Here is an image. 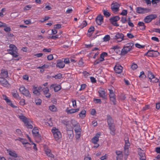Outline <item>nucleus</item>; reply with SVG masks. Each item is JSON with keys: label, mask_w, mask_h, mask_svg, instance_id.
<instances>
[{"label": "nucleus", "mask_w": 160, "mask_h": 160, "mask_svg": "<svg viewBox=\"0 0 160 160\" xmlns=\"http://www.w3.org/2000/svg\"><path fill=\"white\" fill-rule=\"evenodd\" d=\"M18 117L24 123L28 128L31 129L33 128L31 124L32 121L29 118L22 115H18Z\"/></svg>", "instance_id": "f257e3e1"}, {"label": "nucleus", "mask_w": 160, "mask_h": 160, "mask_svg": "<svg viewBox=\"0 0 160 160\" xmlns=\"http://www.w3.org/2000/svg\"><path fill=\"white\" fill-rule=\"evenodd\" d=\"M134 46L133 43H129L125 45L123 47L121 51V54L122 55H124L131 51Z\"/></svg>", "instance_id": "f03ea898"}, {"label": "nucleus", "mask_w": 160, "mask_h": 160, "mask_svg": "<svg viewBox=\"0 0 160 160\" xmlns=\"http://www.w3.org/2000/svg\"><path fill=\"white\" fill-rule=\"evenodd\" d=\"M9 48L10 49L8 50V53L12 55L14 58H17L18 56L17 48L14 45L11 44L10 45Z\"/></svg>", "instance_id": "7ed1b4c3"}, {"label": "nucleus", "mask_w": 160, "mask_h": 160, "mask_svg": "<svg viewBox=\"0 0 160 160\" xmlns=\"http://www.w3.org/2000/svg\"><path fill=\"white\" fill-rule=\"evenodd\" d=\"M52 132L56 141H58L62 138V134L58 129L53 127L52 129Z\"/></svg>", "instance_id": "20e7f679"}, {"label": "nucleus", "mask_w": 160, "mask_h": 160, "mask_svg": "<svg viewBox=\"0 0 160 160\" xmlns=\"http://www.w3.org/2000/svg\"><path fill=\"white\" fill-rule=\"evenodd\" d=\"M100 135L101 133L100 132L98 133L92 139V142L94 144L93 146L94 148H98L99 146V145L97 143L99 141V138Z\"/></svg>", "instance_id": "39448f33"}, {"label": "nucleus", "mask_w": 160, "mask_h": 160, "mask_svg": "<svg viewBox=\"0 0 160 160\" xmlns=\"http://www.w3.org/2000/svg\"><path fill=\"white\" fill-rule=\"evenodd\" d=\"M19 90L20 92L23 95L29 98L31 97V95L28 89H26L23 86L20 87Z\"/></svg>", "instance_id": "423d86ee"}, {"label": "nucleus", "mask_w": 160, "mask_h": 160, "mask_svg": "<svg viewBox=\"0 0 160 160\" xmlns=\"http://www.w3.org/2000/svg\"><path fill=\"white\" fill-rule=\"evenodd\" d=\"M125 145L124 147V153L126 155H128L129 153L128 148L130 146L128 137H126L124 139Z\"/></svg>", "instance_id": "0eeeda50"}, {"label": "nucleus", "mask_w": 160, "mask_h": 160, "mask_svg": "<svg viewBox=\"0 0 160 160\" xmlns=\"http://www.w3.org/2000/svg\"><path fill=\"white\" fill-rule=\"evenodd\" d=\"M157 17L156 14H151L146 16L144 19V21L145 22L148 23L150 22L152 19H154Z\"/></svg>", "instance_id": "6e6552de"}, {"label": "nucleus", "mask_w": 160, "mask_h": 160, "mask_svg": "<svg viewBox=\"0 0 160 160\" xmlns=\"http://www.w3.org/2000/svg\"><path fill=\"white\" fill-rule=\"evenodd\" d=\"M159 54L158 52L156 51L150 50L144 54V55H147L149 57H157Z\"/></svg>", "instance_id": "1a4fd4ad"}, {"label": "nucleus", "mask_w": 160, "mask_h": 160, "mask_svg": "<svg viewBox=\"0 0 160 160\" xmlns=\"http://www.w3.org/2000/svg\"><path fill=\"white\" fill-rule=\"evenodd\" d=\"M150 9L147 8L141 7H137L136 8V12L138 13H146L149 12Z\"/></svg>", "instance_id": "9d476101"}, {"label": "nucleus", "mask_w": 160, "mask_h": 160, "mask_svg": "<svg viewBox=\"0 0 160 160\" xmlns=\"http://www.w3.org/2000/svg\"><path fill=\"white\" fill-rule=\"evenodd\" d=\"M120 5L116 2H113L111 5V8L113 12H117L119 10Z\"/></svg>", "instance_id": "9b49d317"}, {"label": "nucleus", "mask_w": 160, "mask_h": 160, "mask_svg": "<svg viewBox=\"0 0 160 160\" xmlns=\"http://www.w3.org/2000/svg\"><path fill=\"white\" fill-rule=\"evenodd\" d=\"M0 83L4 87H9L10 86V84L8 81L4 78H0Z\"/></svg>", "instance_id": "f8f14e48"}, {"label": "nucleus", "mask_w": 160, "mask_h": 160, "mask_svg": "<svg viewBox=\"0 0 160 160\" xmlns=\"http://www.w3.org/2000/svg\"><path fill=\"white\" fill-rule=\"evenodd\" d=\"M123 68L121 65L117 64L114 67V70L116 73L120 74L122 72Z\"/></svg>", "instance_id": "ddd939ff"}, {"label": "nucleus", "mask_w": 160, "mask_h": 160, "mask_svg": "<svg viewBox=\"0 0 160 160\" xmlns=\"http://www.w3.org/2000/svg\"><path fill=\"white\" fill-rule=\"evenodd\" d=\"M124 36L122 33H118L115 35L113 38L114 39H120L119 41H118V42H120L124 40Z\"/></svg>", "instance_id": "4468645a"}, {"label": "nucleus", "mask_w": 160, "mask_h": 160, "mask_svg": "<svg viewBox=\"0 0 160 160\" xmlns=\"http://www.w3.org/2000/svg\"><path fill=\"white\" fill-rule=\"evenodd\" d=\"M56 67L59 68H62L64 67L65 64L63 61L61 60H58L57 61Z\"/></svg>", "instance_id": "2eb2a0df"}, {"label": "nucleus", "mask_w": 160, "mask_h": 160, "mask_svg": "<svg viewBox=\"0 0 160 160\" xmlns=\"http://www.w3.org/2000/svg\"><path fill=\"white\" fill-rule=\"evenodd\" d=\"M1 78H7L8 77V72L7 70L2 69L1 72Z\"/></svg>", "instance_id": "dca6fc26"}, {"label": "nucleus", "mask_w": 160, "mask_h": 160, "mask_svg": "<svg viewBox=\"0 0 160 160\" xmlns=\"http://www.w3.org/2000/svg\"><path fill=\"white\" fill-rule=\"evenodd\" d=\"M79 108H78L76 109H72L70 110H69L67 108L66 110V112L68 114H71L77 112L79 111Z\"/></svg>", "instance_id": "f3484780"}, {"label": "nucleus", "mask_w": 160, "mask_h": 160, "mask_svg": "<svg viewBox=\"0 0 160 160\" xmlns=\"http://www.w3.org/2000/svg\"><path fill=\"white\" fill-rule=\"evenodd\" d=\"M138 154L140 157V160H146V157L143 151L140 150L139 151Z\"/></svg>", "instance_id": "a211bd4d"}, {"label": "nucleus", "mask_w": 160, "mask_h": 160, "mask_svg": "<svg viewBox=\"0 0 160 160\" xmlns=\"http://www.w3.org/2000/svg\"><path fill=\"white\" fill-rule=\"evenodd\" d=\"M96 21L98 25L101 24L103 22L102 16L101 15L98 16L96 18Z\"/></svg>", "instance_id": "6ab92c4d"}, {"label": "nucleus", "mask_w": 160, "mask_h": 160, "mask_svg": "<svg viewBox=\"0 0 160 160\" xmlns=\"http://www.w3.org/2000/svg\"><path fill=\"white\" fill-rule=\"evenodd\" d=\"M7 152L11 156L14 158L17 157V154L14 151L10 150H7Z\"/></svg>", "instance_id": "aec40b11"}, {"label": "nucleus", "mask_w": 160, "mask_h": 160, "mask_svg": "<svg viewBox=\"0 0 160 160\" xmlns=\"http://www.w3.org/2000/svg\"><path fill=\"white\" fill-rule=\"evenodd\" d=\"M99 96L100 97L104 99H106V97L105 95V92L104 89H102L98 91Z\"/></svg>", "instance_id": "412c9836"}, {"label": "nucleus", "mask_w": 160, "mask_h": 160, "mask_svg": "<svg viewBox=\"0 0 160 160\" xmlns=\"http://www.w3.org/2000/svg\"><path fill=\"white\" fill-rule=\"evenodd\" d=\"M107 122L109 126L112 125L113 124V121L110 115L107 116Z\"/></svg>", "instance_id": "4be33fe9"}, {"label": "nucleus", "mask_w": 160, "mask_h": 160, "mask_svg": "<svg viewBox=\"0 0 160 160\" xmlns=\"http://www.w3.org/2000/svg\"><path fill=\"white\" fill-rule=\"evenodd\" d=\"M12 94L13 97L15 98L18 99L19 98V95L17 91L15 90H14L12 91Z\"/></svg>", "instance_id": "5701e85b"}, {"label": "nucleus", "mask_w": 160, "mask_h": 160, "mask_svg": "<svg viewBox=\"0 0 160 160\" xmlns=\"http://www.w3.org/2000/svg\"><path fill=\"white\" fill-rule=\"evenodd\" d=\"M44 151L48 157L51 158H53V155L51 153V150L47 148H45Z\"/></svg>", "instance_id": "b1692460"}, {"label": "nucleus", "mask_w": 160, "mask_h": 160, "mask_svg": "<svg viewBox=\"0 0 160 160\" xmlns=\"http://www.w3.org/2000/svg\"><path fill=\"white\" fill-rule=\"evenodd\" d=\"M32 133L34 136L39 134V130L36 127L34 128L32 130Z\"/></svg>", "instance_id": "393cba45"}, {"label": "nucleus", "mask_w": 160, "mask_h": 160, "mask_svg": "<svg viewBox=\"0 0 160 160\" xmlns=\"http://www.w3.org/2000/svg\"><path fill=\"white\" fill-rule=\"evenodd\" d=\"M120 19V18L119 16H116L114 17L110 18V22H117Z\"/></svg>", "instance_id": "a878e982"}, {"label": "nucleus", "mask_w": 160, "mask_h": 160, "mask_svg": "<svg viewBox=\"0 0 160 160\" xmlns=\"http://www.w3.org/2000/svg\"><path fill=\"white\" fill-rule=\"evenodd\" d=\"M107 56V53L105 52H103L102 53L100 56V59L102 61L104 60V58Z\"/></svg>", "instance_id": "bb28decb"}, {"label": "nucleus", "mask_w": 160, "mask_h": 160, "mask_svg": "<svg viewBox=\"0 0 160 160\" xmlns=\"http://www.w3.org/2000/svg\"><path fill=\"white\" fill-rule=\"evenodd\" d=\"M86 111L85 110H82L79 114V117L81 118H83L86 116Z\"/></svg>", "instance_id": "cd10ccee"}, {"label": "nucleus", "mask_w": 160, "mask_h": 160, "mask_svg": "<svg viewBox=\"0 0 160 160\" xmlns=\"http://www.w3.org/2000/svg\"><path fill=\"white\" fill-rule=\"evenodd\" d=\"M138 24L139 26L141 27V28H140L142 30L145 29L146 27L144 25V22H138Z\"/></svg>", "instance_id": "c85d7f7f"}, {"label": "nucleus", "mask_w": 160, "mask_h": 160, "mask_svg": "<svg viewBox=\"0 0 160 160\" xmlns=\"http://www.w3.org/2000/svg\"><path fill=\"white\" fill-rule=\"evenodd\" d=\"M109 129L112 131V132H111V134L112 135L114 134L115 131L114 125L113 124L112 125H109Z\"/></svg>", "instance_id": "c756f323"}, {"label": "nucleus", "mask_w": 160, "mask_h": 160, "mask_svg": "<svg viewBox=\"0 0 160 160\" xmlns=\"http://www.w3.org/2000/svg\"><path fill=\"white\" fill-rule=\"evenodd\" d=\"M35 139L37 142H39L41 140V136L39 134L38 135L34 136Z\"/></svg>", "instance_id": "7c9ffc66"}, {"label": "nucleus", "mask_w": 160, "mask_h": 160, "mask_svg": "<svg viewBox=\"0 0 160 160\" xmlns=\"http://www.w3.org/2000/svg\"><path fill=\"white\" fill-rule=\"evenodd\" d=\"M154 76L151 72L150 71L148 72V77L149 79L150 80V81L153 78Z\"/></svg>", "instance_id": "2f4dec72"}, {"label": "nucleus", "mask_w": 160, "mask_h": 160, "mask_svg": "<svg viewBox=\"0 0 160 160\" xmlns=\"http://www.w3.org/2000/svg\"><path fill=\"white\" fill-rule=\"evenodd\" d=\"M49 109L50 111L54 112H56L57 110L56 107L54 105L50 106Z\"/></svg>", "instance_id": "473e14b6"}, {"label": "nucleus", "mask_w": 160, "mask_h": 160, "mask_svg": "<svg viewBox=\"0 0 160 160\" xmlns=\"http://www.w3.org/2000/svg\"><path fill=\"white\" fill-rule=\"evenodd\" d=\"M33 92L35 94L39 95L40 94V92L39 90H38L36 88H34L33 89Z\"/></svg>", "instance_id": "72a5a7b5"}, {"label": "nucleus", "mask_w": 160, "mask_h": 160, "mask_svg": "<svg viewBox=\"0 0 160 160\" xmlns=\"http://www.w3.org/2000/svg\"><path fill=\"white\" fill-rule=\"evenodd\" d=\"M103 14L106 17H109L111 14L107 10H103Z\"/></svg>", "instance_id": "f704fd0d"}, {"label": "nucleus", "mask_w": 160, "mask_h": 160, "mask_svg": "<svg viewBox=\"0 0 160 160\" xmlns=\"http://www.w3.org/2000/svg\"><path fill=\"white\" fill-rule=\"evenodd\" d=\"M54 90L55 92H58L61 89V86L60 85H56L53 87Z\"/></svg>", "instance_id": "c9c22d12"}, {"label": "nucleus", "mask_w": 160, "mask_h": 160, "mask_svg": "<svg viewBox=\"0 0 160 160\" xmlns=\"http://www.w3.org/2000/svg\"><path fill=\"white\" fill-rule=\"evenodd\" d=\"M110 37L108 35H107L103 38V40L104 42H107L110 40Z\"/></svg>", "instance_id": "e433bc0d"}, {"label": "nucleus", "mask_w": 160, "mask_h": 160, "mask_svg": "<svg viewBox=\"0 0 160 160\" xmlns=\"http://www.w3.org/2000/svg\"><path fill=\"white\" fill-rule=\"evenodd\" d=\"M24 145L26 149L28 150H29V149L31 147V144L28 142H27Z\"/></svg>", "instance_id": "4c0bfd02"}, {"label": "nucleus", "mask_w": 160, "mask_h": 160, "mask_svg": "<svg viewBox=\"0 0 160 160\" xmlns=\"http://www.w3.org/2000/svg\"><path fill=\"white\" fill-rule=\"evenodd\" d=\"M139 77L141 79H143L145 78L146 76L144 72L143 71H142L140 72V73Z\"/></svg>", "instance_id": "58836bf2"}, {"label": "nucleus", "mask_w": 160, "mask_h": 160, "mask_svg": "<svg viewBox=\"0 0 160 160\" xmlns=\"http://www.w3.org/2000/svg\"><path fill=\"white\" fill-rule=\"evenodd\" d=\"M32 6L31 5H27L26 6L23 8V10L24 11H26L29 10L32 8Z\"/></svg>", "instance_id": "ea45409f"}, {"label": "nucleus", "mask_w": 160, "mask_h": 160, "mask_svg": "<svg viewBox=\"0 0 160 160\" xmlns=\"http://www.w3.org/2000/svg\"><path fill=\"white\" fill-rule=\"evenodd\" d=\"M75 131L76 133H81V129L80 128L79 126L76 127L75 129Z\"/></svg>", "instance_id": "a19ab883"}, {"label": "nucleus", "mask_w": 160, "mask_h": 160, "mask_svg": "<svg viewBox=\"0 0 160 160\" xmlns=\"http://www.w3.org/2000/svg\"><path fill=\"white\" fill-rule=\"evenodd\" d=\"M4 27V30L6 32H10L11 30V28L9 27H7V24H6V26L5 27Z\"/></svg>", "instance_id": "79ce46f5"}, {"label": "nucleus", "mask_w": 160, "mask_h": 160, "mask_svg": "<svg viewBox=\"0 0 160 160\" xmlns=\"http://www.w3.org/2000/svg\"><path fill=\"white\" fill-rule=\"evenodd\" d=\"M128 25L131 27H134V25L133 23L131 22L130 20V18H129L128 19Z\"/></svg>", "instance_id": "37998d69"}, {"label": "nucleus", "mask_w": 160, "mask_h": 160, "mask_svg": "<svg viewBox=\"0 0 160 160\" xmlns=\"http://www.w3.org/2000/svg\"><path fill=\"white\" fill-rule=\"evenodd\" d=\"M7 103L10 105L11 107L12 108H15V106L14 105L12 102L9 99L8 100V101L6 102Z\"/></svg>", "instance_id": "c03bdc74"}, {"label": "nucleus", "mask_w": 160, "mask_h": 160, "mask_svg": "<svg viewBox=\"0 0 160 160\" xmlns=\"http://www.w3.org/2000/svg\"><path fill=\"white\" fill-rule=\"evenodd\" d=\"M53 77L55 79H60L62 78V75L61 73H59Z\"/></svg>", "instance_id": "a18cd8bd"}, {"label": "nucleus", "mask_w": 160, "mask_h": 160, "mask_svg": "<svg viewBox=\"0 0 160 160\" xmlns=\"http://www.w3.org/2000/svg\"><path fill=\"white\" fill-rule=\"evenodd\" d=\"M87 25V23L86 21H84L81 24L80 27L81 28H83L86 27Z\"/></svg>", "instance_id": "49530a36"}, {"label": "nucleus", "mask_w": 160, "mask_h": 160, "mask_svg": "<svg viewBox=\"0 0 160 160\" xmlns=\"http://www.w3.org/2000/svg\"><path fill=\"white\" fill-rule=\"evenodd\" d=\"M102 62V61L100 58L97 59L94 62V65H97Z\"/></svg>", "instance_id": "de8ad7c7"}, {"label": "nucleus", "mask_w": 160, "mask_h": 160, "mask_svg": "<svg viewBox=\"0 0 160 160\" xmlns=\"http://www.w3.org/2000/svg\"><path fill=\"white\" fill-rule=\"evenodd\" d=\"M72 105L73 107L74 108H76L77 104L76 100L74 99H72Z\"/></svg>", "instance_id": "09e8293b"}, {"label": "nucleus", "mask_w": 160, "mask_h": 160, "mask_svg": "<svg viewBox=\"0 0 160 160\" xmlns=\"http://www.w3.org/2000/svg\"><path fill=\"white\" fill-rule=\"evenodd\" d=\"M19 103L21 105H24L26 104L25 100L24 99H21L19 102Z\"/></svg>", "instance_id": "8fccbe9b"}, {"label": "nucleus", "mask_w": 160, "mask_h": 160, "mask_svg": "<svg viewBox=\"0 0 160 160\" xmlns=\"http://www.w3.org/2000/svg\"><path fill=\"white\" fill-rule=\"evenodd\" d=\"M42 100L40 99H36L35 100V102L37 105H39L41 104Z\"/></svg>", "instance_id": "3c124183"}, {"label": "nucleus", "mask_w": 160, "mask_h": 160, "mask_svg": "<svg viewBox=\"0 0 160 160\" xmlns=\"http://www.w3.org/2000/svg\"><path fill=\"white\" fill-rule=\"evenodd\" d=\"M150 81L153 82H157L158 81V79L154 76Z\"/></svg>", "instance_id": "603ef678"}, {"label": "nucleus", "mask_w": 160, "mask_h": 160, "mask_svg": "<svg viewBox=\"0 0 160 160\" xmlns=\"http://www.w3.org/2000/svg\"><path fill=\"white\" fill-rule=\"evenodd\" d=\"M95 30V28L94 27H90L88 30V32H93Z\"/></svg>", "instance_id": "864d4df0"}, {"label": "nucleus", "mask_w": 160, "mask_h": 160, "mask_svg": "<svg viewBox=\"0 0 160 160\" xmlns=\"http://www.w3.org/2000/svg\"><path fill=\"white\" fill-rule=\"evenodd\" d=\"M43 91L44 92V94H46L49 92V89L48 87H46L43 88L42 89Z\"/></svg>", "instance_id": "5fc2aeb1"}, {"label": "nucleus", "mask_w": 160, "mask_h": 160, "mask_svg": "<svg viewBox=\"0 0 160 160\" xmlns=\"http://www.w3.org/2000/svg\"><path fill=\"white\" fill-rule=\"evenodd\" d=\"M47 58L48 60H52L53 58V56L52 54H50L48 56Z\"/></svg>", "instance_id": "6e6d98bb"}, {"label": "nucleus", "mask_w": 160, "mask_h": 160, "mask_svg": "<svg viewBox=\"0 0 160 160\" xmlns=\"http://www.w3.org/2000/svg\"><path fill=\"white\" fill-rule=\"evenodd\" d=\"M58 38V35H56L55 36H52L51 37H49V38H51L52 39H53L54 40H56Z\"/></svg>", "instance_id": "4d7b16f0"}, {"label": "nucleus", "mask_w": 160, "mask_h": 160, "mask_svg": "<svg viewBox=\"0 0 160 160\" xmlns=\"http://www.w3.org/2000/svg\"><path fill=\"white\" fill-rule=\"evenodd\" d=\"M127 14V10H123L122 11V12L120 13V14L123 15L125 16Z\"/></svg>", "instance_id": "13d9d810"}, {"label": "nucleus", "mask_w": 160, "mask_h": 160, "mask_svg": "<svg viewBox=\"0 0 160 160\" xmlns=\"http://www.w3.org/2000/svg\"><path fill=\"white\" fill-rule=\"evenodd\" d=\"M49 67V65H47V64H45L44 65H43V66H42L39 67H37V68H43L44 69L45 68H48Z\"/></svg>", "instance_id": "bf43d9fd"}, {"label": "nucleus", "mask_w": 160, "mask_h": 160, "mask_svg": "<svg viewBox=\"0 0 160 160\" xmlns=\"http://www.w3.org/2000/svg\"><path fill=\"white\" fill-rule=\"evenodd\" d=\"M131 68L133 70H135L138 67V65L136 64H133L131 66Z\"/></svg>", "instance_id": "052dcab7"}, {"label": "nucleus", "mask_w": 160, "mask_h": 160, "mask_svg": "<svg viewBox=\"0 0 160 160\" xmlns=\"http://www.w3.org/2000/svg\"><path fill=\"white\" fill-rule=\"evenodd\" d=\"M127 36L129 38H132L134 37V36L131 33H129L127 34Z\"/></svg>", "instance_id": "680f3d73"}, {"label": "nucleus", "mask_w": 160, "mask_h": 160, "mask_svg": "<svg viewBox=\"0 0 160 160\" xmlns=\"http://www.w3.org/2000/svg\"><path fill=\"white\" fill-rule=\"evenodd\" d=\"M86 85L85 84H82L81 85V88L79 90L80 91L84 90L86 87Z\"/></svg>", "instance_id": "e2e57ef3"}, {"label": "nucleus", "mask_w": 160, "mask_h": 160, "mask_svg": "<svg viewBox=\"0 0 160 160\" xmlns=\"http://www.w3.org/2000/svg\"><path fill=\"white\" fill-rule=\"evenodd\" d=\"M67 133H68V134L69 137L70 138V137H72V134L73 133V131L71 130H68L67 131Z\"/></svg>", "instance_id": "0e129e2a"}, {"label": "nucleus", "mask_w": 160, "mask_h": 160, "mask_svg": "<svg viewBox=\"0 0 160 160\" xmlns=\"http://www.w3.org/2000/svg\"><path fill=\"white\" fill-rule=\"evenodd\" d=\"M91 8L90 7H88L84 11V13H88L90 10H91Z\"/></svg>", "instance_id": "69168bd1"}, {"label": "nucleus", "mask_w": 160, "mask_h": 160, "mask_svg": "<svg viewBox=\"0 0 160 160\" xmlns=\"http://www.w3.org/2000/svg\"><path fill=\"white\" fill-rule=\"evenodd\" d=\"M51 49L50 48H48V49H47L46 48H44L43 49L42 51L43 52H51Z\"/></svg>", "instance_id": "338daca9"}, {"label": "nucleus", "mask_w": 160, "mask_h": 160, "mask_svg": "<svg viewBox=\"0 0 160 160\" xmlns=\"http://www.w3.org/2000/svg\"><path fill=\"white\" fill-rule=\"evenodd\" d=\"M135 46L138 48H142L144 47V46H142L140 44L137 43L135 44Z\"/></svg>", "instance_id": "774afa93"}]
</instances>
